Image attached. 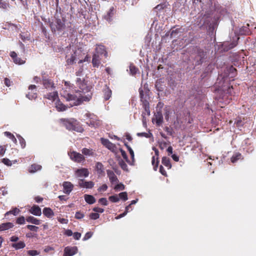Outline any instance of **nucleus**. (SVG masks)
I'll use <instances>...</instances> for the list:
<instances>
[{"mask_svg":"<svg viewBox=\"0 0 256 256\" xmlns=\"http://www.w3.org/2000/svg\"><path fill=\"white\" fill-rule=\"evenodd\" d=\"M78 252L76 246H66L64 249V253L62 256H72Z\"/></svg>","mask_w":256,"mask_h":256,"instance_id":"nucleus-9","label":"nucleus"},{"mask_svg":"<svg viewBox=\"0 0 256 256\" xmlns=\"http://www.w3.org/2000/svg\"><path fill=\"white\" fill-rule=\"evenodd\" d=\"M108 189V186L106 184H103L101 186H100L98 189V191L99 192H106Z\"/></svg>","mask_w":256,"mask_h":256,"instance_id":"nucleus-54","label":"nucleus"},{"mask_svg":"<svg viewBox=\"0 0 256 256\" xmlns=\"http://www.w3.org/2000/svg\"><path fill=\"white\" fill-rule=\"evenodd\" d=\"M118 164L122 169L124 170L126 172L128 170L127 164L123 160H120Z\"/></svg>","mask_w":256,"mask_h":256,"instance_id":"nucleus-44","label":"nucleus"},{"mask_svg":"<svg viewBox=\"0 0 256 256\" xmlns=\"http://www.w3.org/2000/svg\"><path fill=\"white\" fill-rule=\"evenodd\" d=\"M228 76L230 78H234L237 74L236 69L232 66L228 68Z\"/></svg>","mask_w":256,"mask_h":256,"instance_id":"nucleus-29","label":"nucleus"},{"mask_svg":"<svg viewBox=\"0 0 256 256\" xmlns=\"http://www.w3.org/2000/svg\"><path fill=\"white\" fill-rule=\"evenodd\" d=\"M124 186L122 184H118L114 187V189L117 190H124Z\"/></svg>","mask_w":256,"mask_h":256,"instance_id":"nucleus-63","label":"nucleus"},{"mask_svg":"<svg viewBox=\"0 0 256 256\" xmlns=\"http://www.w3.org/2000/svg\"><path fill=\"white\" fill-rule=\"evenodd\" d=\"M76 173L78 176L88 177L89 175V172L87 168H82L77 170Z\"/></svg>","mask_w":256,"mask_h":256,"instance_id":"nucleus-20","label":"nucleus"},{"mask_svg":"<svg viewBox=\"0 0 256 256\" xmlns=\"http://www.w3.org/2000/svg\"><path fill=\"white\" fill-rule=\"evenodd\" d=\"M42 84L46 88H54V82L46 77L42 78Z\"/></svg>","mask_w":256,"mask_h":256,"instance_id":"nucleus-12","label":"nucleus"},{"mask_svg":"<svg viewBox=\"0 0 256 256\" xmlns=\"http://www.w3.org/2000/svg\"><path fill=\"white\" fill-rule=\"evenodd\" d=\"M86 124L92 128H96L100 124V122L99 120L90 119L86 122Z\"/></svg>","mask_w":256,"mask_h":256,"instance_id":"nucleus-34","label":"nucleus"},{"mask_svg":"<svg viewBox=\"0 0 256 256\" xmlns=\"http://www.w3.org/2000/svg\"><path fill=\"white\" fill-rule=\"evenodd\" d=\"M142 107L144 109L145 112H143L142 114H146L148 116H150V104L149 102H146L142 104Z\"/></svg>","mask_w":256,"mask_h":256,"instance_id":"nucleus-38","label":"nucleus"},{"mask_svg":"<svg viewBox=\"0 0 256 256\" xmlns=\"http://www.w3.org/2000/svg\"><path fill=\"white\" fill-rule=\"evenodd\" d=\"M29 212L32 214L36 216H40L42 214V211L40 208L36 206H33L30 210Z\"/></svg>","mask_w":256,"mask_h":256,"instance_id":"nucleus-16","label":"nucleus"},{"mask_svg":"<svg viewBox=\"0 0 256 256\" xmlns=\"http://www.w3.org/2000/svg\"><path fill=\"white\" fill-rule=\"evenodd\" d=\"M78 184L80 187L86 188H92L94 184L92 181L86 182L84 179H79Z\"/></svg>","mask_w":256,"mask_h":256,"instance_id":"nucleus-10","label":"nucleus"},{"mask_svg":"<svg viewBox=\"0 0 256 256\" xmlns=\"http://www.w3.org/2000/svg\"><path fill=\"white\" fill-rule=\"evenodd\" d=\"M66 19L64 17H62V18H56L54 22H52L50 24L52 30L55 32L64 30L66 27Z\"/></svg>","mask_w":256,"mask_h":256,"instance_id":"nucleus-3","label":"nucleus"},{"mask_svg":"<svg viewBox=\"0 0 256 256\" xmlns=\"http://www.w3.org/2000/svg\"><path fill=\"white\" fill-rule=\"evenodd\" d=\"M19 212H20V210L18 208H12V210L6 212L5 214V216H6L7 215H9L10 214H12L14 216H16L19 213Z\"/></svg>","mask_w":256,"mask_h":256,"instance_id":"nucleus-43","label":"nucleus"},{"mask_svg":"<svg viewBox=\"0 0 256 256\" xmlns=\"http://www.w3.org/2000/svg\"><path fill=\"white\" fill-rule=\"evenodd\" d=\"M120 152H121V154H122V157H123V158L126 160V161L127 162H128V163H129L130 164H131V163L130 162V161L129 160H128V156H127V154H126V152H125L124 150H123L122 148H120Z\"/></svg>","mask_w":256,"mask_h":256,"instance_id":"nucleus-45","label":"nucleus"},{"mask_svg":"<svg viewBox=\"0 0 256 256\" xmlns=\"http://www.w3.org/2000/svg\"><path fill=\"white\" fill-rule=\"evenodd\" d=\"M164 129L168 134L170 136H172L174 134V130L172 128L165 126Z\"/></svg>","mask_w":256,"mask_h":256,"instance_id":"nucleus-51","label":"nucleus"},{"mask_svg":"<svg viewBox=\"0 0 256 256\" xmlns=\"http://www.w3.org/2000/svg\"><path fill=\"white\" fill-rule=\"evenodd\" d=\"M100 55L98 54H94L92 58V64L94 67L98 68L100 64Z\"/></svg>","mask_w":256,"mask_h":256,"instance_id":"nucleus-15","label":"nucleus"},{"mask_svg":"<svg viewBox=\"0 0 256 256\" xmlns=\"http://www.w3.org/2000/svg\"><path fill=\"white\" fill-rule=\"evenodd\" d=\"M249 24H247L246 26H242L240 30V34L242 35H248L250 34Z\"/></svg>","mask_w":256,"mask_h":256,"instance_id":"nucleus-28","label":"nucleus"},{"mask_svg":"<svg viewBox=\"0 0 256 256\" xmlns=\"http://www.w3.org/2000/svg\"><path fill=\"white\" fill-rule=\"evenodd\" d=\"M20 37L24 42L30 40V34L22 32L20 34Z\"/></svg>","mask_w":256,"mask_h":256,"instance_id":"nucleus-42","label":"nucleus"},{"mask_svg":"<svg viewBox=\"0 0 256 256\" xmlns=\"http://www.w3.org/2000/svg\"><path fill=\"white\" fill-rule=\"evenodd\" d=\"M64 192L69 194L72 190L74 185L70 182H64L62 184Z\"/></svg>","mask_w":256,"mask_h":256,"instance_id":"nucleus-13","label":"nucleus"},{"mask_svg":"<svg viewBox=\"0 0 256 256\" xmlns=\"http://www.w3.org/2000/svg\"><path fill=\"white\" fill-rule=\"evenodd\" d=\"M96 170L98 174L104 176V168L102 162H97L96 164Z\"/></svg>","mask_w":256,"mask_h":256,"instance_id":"nucleus-18","label":"nucleus"},{"mask_svg":"<svg viewBox=\"0 0 256 256\" xmlns=\"http://www.w3.org/2000/svg\"><path fill=\"white\" fill-rule=\"evenodd\" d=\"M26 220L28 222L32 223L36 225H39L41 223L40 220H38L32 216H29L26 217Z\"/></svg>","mask_w":256,"mask_h":256,"instance_id":"nucleus-23","label":"nucleus"},{"mask_svg":"<svg viewBox=\"0 0 256 256\" xmlns=\"http://www.w3.org/2000/svg\"><path fill=\"white\" fill-rule=\"evenodd\" d=\"M64 97L67 101L72 102V104H70L71 106H78L84 101L90 100V98L86 96H84L82 92L80 90H78L73 94L67 93L64 96Z\"/></svg>","mask_w":256,"mask_h":256,"instance_id":"nucleus-1","label":"nucleus"},{"mask_svg":"<svg viewBox=\"0 0 256 256\" xmlns=\"http://www.w3.org/2000/svg\"><path fill=\"white\" fill-rule=\"evenodd\" d=\"M26 228L29 230H30V231H32V232H38V227L35 226H33V225H28L26 226Z\"/></svg>","mask_w":256,"mask_h":256,"instance_id":"nucleus-52","label":"nucleus"},{"mask_svg":"<svg viewBox=\"0 0 256 256\" xmlns=\"http://www.w3.org/2000/svg\"><path fill=\"white\" fill-rule=\"evenodd\" d=\"M130 73L132 74V75H134L135 74H136L137 72V71H138V68H136L135 66H130Z\"/></svg>","mask_w":256,"mask_h":256,"instance_id":"nucleus-56","label":"nucleus"},{"mask_svg":"<svg viewBox=\"0 0 256 256\" xmlns=\"http://www.w3.org/2000/svg\"><path fill=\"white\" fill-rule=\"evenodd\" d=\"M4 134L7 137L9 138L10 139L12 140L14 143V144H16L17 142V140L16 138H15V136H14V135L12 134L11 132H4Z\"/></svg>","mask_w":256,"mask_h":256,"instance_id":"nucleus-39","label":"nucleus"},{"mask_svg":"<svg viewBox=\"0 0 256 256\" xmlns=\"http://www.w3.org/2000/svg\"><path fill=\"white\" fill-rule=\"evenodd\" d=\"M152 163L154 166V170H157L159 163L158 158H156L155 156H153L152 158Z\"/></svg>","mask_w":256,"mask_h":256,"instance_id":"nucleus-37","label":"nucleus"},{"mask_svg":"<svg viewBox=\"0 0 256 256\" xmlns=\"http://www.w3.org/2000/svg\"><path fill=\"white\" fill-rule=\"evenodd\" d=\"M60 122L69 130H74L79 132H82L84 128L80 123L74 118H61Z\"/></svg>","mask_w":256,"mask_h":256,"instance_id":"nucleus-2","label":"nucleus"},{"mask_svg":"<svg viewBox=\"0 0 256 256\" xmlns=\"http://www.w3.org/2000/svg\"><path fill=\"white\" fill-rule=\"evenodd\" d=\"M100 141L103 146L113 152H116L117 148L115 144L111 142L108 139L101 138Z\"/></svg>","mask_w":256,"mask_h":256,"instance_id":"nucleus-5","label":"nucleus"},{"mask_svg":"<svg viewBox=\"0 0 256 256\" xmlns=\"http://www.w3.org/2000/svg\"><path fill=\"white\" fill-rule=\"evenodd\" d=\"M242 158V154L240 152H236L232 156L230 160L232 163H234Z\"/></svg>","mask_w":256,"mask_h":256,"instance_id":"nucleus-36","label":"nucleus"},{"mask_svg":"<svg viewBox=\"0 0 256 256\" xmlns=\"http://www.w3.org/2000/svg\"><path fill=\"white\" fill-rule=\"evenodd\" d=\"M156 120V123L157 126H160L163 122V116L160 112H158L154 115V118L153 120Z\"/></svg>","mask_w":256,"mask_h":256,"instance_id":"nucleus-19","label":"nucleus"},{"mask_svg":"<svg viewBox=\"0 0 256 256\" xmlns=\"http://www.w3.org/2000/svg\"><path fill=\"white\" fill-rule=\"evenodd\" d=\"M84 198L85 201L88 204H92L96 202V198L92 195L84 194Z\"/></svg>","mask_w":256,"mask_h":256,"instance_id":"nucleus-25","label":"nucleus"},{"mask_svg":"<svg viewBox=\"0 0 256 256\" xmlns=\"http://www.w3.org/2000/svg\"><path fill=\"white\" fill-rule=\"evenodd\" d=\"M25 218L24 216H20L16 219V223L20 224H22L25 223Z\"/></svg>","mask_w":256,"mask_h":256,"instance_id":"nucleus-50","label":"nucleus"},{"mask_svg":"<svg viewBox=\"0 0 256 256\" xmlns=\"http://www.w3.org/2000/svg\"><path fill=\"white\" fill-rule=\"evenodd\" d=\"M10 8V4L8 2L4 0H0V8H2L4 10H8Z\"/></svg>","mask_w":256,"mask_h":256,"instance_id":"nucleus-41","label":"nucleus"},{"mask_svg":"<svg viewBox=\"0 0 256 256\" xmlns=\"http://www.w3.org/2000/svg\"><path fill=\"white\" fill-rule=\"evenodd\" d=\"M82 154L86 156H93L94 154V152L92 149L83 148L82 150Z\"/></svg>","mask_w":256,"mask_h":256,"instance_id":"nucleus-31","label":"nucleus"},{"mask_svg":"<svg viewBox=\"0 0 256 256\" xmlns=\"http://www.w3.org/2000/svg\"><path fill=\"white\" fill-rule=\"evenodd\" d=\"M206 57V52H204L202 50L199 49L197 51V54L195 57V60L196 61V64L198 65L202 64L204 59Z\"/></svg>","mask_w":256,"mask_h":256,"instance_id":"nucleus-6","label":"nucleus"},{"mask_svg":"<svg viewBox=\"0 0 256 256\" xmlns=\"http://www.w3.org/2000/svg\"><path fill=\"white\" fill-rule=\"evenodd\" d=\"M28 90H30L26 94V96L30 100L36 99L37 98L36 87L35 85L31 84L28 86Z\"/></svg>","mask_w":256,"mask_h":256,"instance_id":"nucleus-7","label":"nucleus"},{"mask_svg":"<svg viewBox=\"0 0 256 256\" xmlns=\"http://www.w3.org/2000/svg\"><path fill=\"white\" fill-rule=\"evenodd\" d=\"M74 238L76 240H78L81 236V234L78 232H76L73 234Z\"/></svg>","mask_w":256,"mask_h":256,"instance_id":"nucleus-64","label":"nucleus"},{"mask_svg":"<svg viewBox=\"0 0 256 256\" xmlns=\"http://www.w3.org/2000/svg\"><path fill=\"white\" fill-rule=\"evenodd\" d=\"M2 162L6 165L10 166L12 165L11 161L6 158H4L2 160Z\"/></svg>","mask_w":256,"mask_h":256,"instance_id":"nucleus-59","label":"nucleus"},{"mask_svg":"<svg viewBox=\"0 0 256 256\" xmlns=\"http://www.w3.org/2000/svg\"><path fill=\"white\" fill-rule=\"evenodd\" d=\"M162 164L167 167L168 169H170L172 168L170 160L168 158L164 156L162 158Z\"/></svg>","mask_w":256,"mask_h":256,"instance_id":"nucleus-33","label":"nucleus"},{"mask_svg":"<svg viewBox=\"0 0 256 256\" xmlns=\"http://www.w3.org/2000/svg\"><path fill=\"white\" fill-rule=\"evenodd\" d=\"M12 246L18 250L24 248L26 246V244L24 242L20 241L17 243L12 244Z\"/></svg>","mask_w":256,"mask_h":256,"instance_id":"nucleus-32","label":"nucleus"},{"mask_svg":"<svg viewBox=\"0 0 256 256\" xmlns=\"http://www.w3.org/2000/svg\"><path fill=\"white\" fill-rule=\"evenodd\" d=\"M236 40L232 42H231L229 46H228V48L231 49L235 47L237 44H238V40H239V38L236 37Z\"/></svg>","mask_w":256,"mask_h":256,"instance_id":"nucleus-55","label":"nucleus"},{"mask_svg":"<svg viewBox=\"0 0 256 256\" xmlns=\"http://www.w3.org/2000/svg\"><path fill=\"white\" fill-rule=\"evenodd\" d=\"M16 136L19 140L20 143L21 145L22 148H24L26 146V142L24 139L19 134H17Z\"/></svg>","mask_w":256,"mask_h":256,"instance_id":"nucleus-46","label":"nucleus"},{"mask_svg":"<svg viewBox=\"0 0 256 256\" xmlns=\"http://www.w3.org/2000/svg\"><path fill=\"white\" fill-rule=\"evenodd\" d=\"M109 200L112 202H118L120 200L119 198L116 195H114L109 197Z\"/></svg>","mask_w":256,"mask_h":256,"instance_id":"nucleus-49","label":"nucleus"},{"mask_svg":"<svg viewBox=\"0 0 256 256\" xmlns=\"http://www.w3.org/2000/svg\"><path fill=\"white\" fill-rule=\"evenodd\" d=\"M103 92L104 100H109L112 96V92L111 90L106 86V88L104 89Z\"/></svg>","mask_w":256,"mask_h":256,"instance_id":"nucleus-27","label":"nucleus"},{"mask_svg":"<svg viewBox=\"0 0 256 256\" xmlns=\"http://www.w3.org/2000/svg\"><path fill=\"white\" fill-rule=\"evenodd\" d=\"M90 218L92 220H97L100 218V214L98 213L94 212L90 214Z\"/></svg>","mask_w":256,"mask_h":256,"instance_id":"nucleus-53","label":"nucleus"},{"mask_svg":"<svg viewBox=\"0 0 256 256\" xmlns=\"http://www.w3.org/2000/svg\"><path fill=\"white\" fill-rule=\"evenodd\" d=\"M42 166L38 164H32L28 168V172L30 173H34L38 170H41Z\"/></svg>","mask_w":256,"mask_h":256,"instance_id":"nucleus-26","label":"nucleus"},{"mask_svg":"<svg viewBox=\"0 0 256 256\" xmlns=\"http://www.w3.org/2000/svg\"><path fill=\"white\" fill-rule=\"evenodd\" d=\"M44 98L54 102L58 98V93L56 91L49 92L44 94Z\"/></svg>","mask_w":256,"mask_h":256,"instance_id":"nucleus-17","label":"nucleus"},{"mask_svg":"<svg viewBox=\"0 0 256 256\" xmlns=\"http://www.w3.org/2000/svg\"><path fill=\"white\" fill-rule=\"evenodd\" d=\"M99 55H106L107 52L106 50L105 47L104 46H98L96 48V53Z\"/></svg>","mask_w":256,"mask_h":256,"instance_id":"nucleus-30","label":"nucleus"},{"mask_svg":"<svg viewBox=\"0 0 256 256\" xmlns=\"http://www.w3.org/2000/svg\"><path fill=\"white\" fill-rule=\"evenodd\" d=\"M118 196L119 198H120L124 201H126L128 200V194L126 192H120Z\"/></svg>","mask_w":256,"mask_h":256,"instance_id":"nucleus-47","label":"nucleus"},{"mask_svg":"<svg viewBox=\"0 0 256 256\" xmlns=\"http://www.w3.org/2000/svg\"><path fill=\"white\" fill-rule=\"evenodd\" d=\"M92 234L91 232H88L84 236L83 238L84 240H86L92 237Z\"/></svg>","mask_w":256,"mask_h":256,"instance_id":"nucleus-62","label":"nucleus"},{"mask_svg":"<svg viewBox=\"0 0 256 256\" xmlns=\"http://www.w3.org/2000/svg\"><path fill=\"white\" fill-rule=\"evenodd\" d=\"M140 96V101L142 104L148 103L150 99L149 96V90L144 91L142 88H139Z\"/></svg>","mask_w":256,"mask_h":256,"instance_id":"nucleus-8","label":"nucleus"},{"mask_svg":"<svg viewBox=\"0 0 256 256\" xmlns=\"http://www.w3.org/2000/svg\"><path fill=\"white\" fill-rule=\"evenodd\" d=\"M92 210L96 213H102L104 212V210L103 208L98 207H95L92 209Z\"/></svg>","mask_w":256,"mask_h":256,"instance_id":"nucleus-60","label":"nucleus"},{"mask_svg":"<svg viewBox=\"0 0 256 256\" xmlns=\"http://www.w3.org/2000/svg\"><path fill=\"white\" fill-rule=\"evenodd\" d=\"M116 10L114 6H112L108 11L106 14L104 16V20L108 21V22H110L112 20V18L114 16Z\"/></svg>","mask_w":256,"mask_h":256,"instance_id":"nucleus-11","label":"nucleus"},{"mask_svg":"<svg viewBox=\"0 0 256 256\" xmlns=\"http://www.w3.org/2000/svg\"><path fill=\"white\" fill-rule=\"evenodd\" d=\"M27 252L29 256H36L40 254V252L36 250H30Z\"/></svg>","mask_w":256,"mask_h":256,"instance_id":"nucleus-48","label":"nucleus"},{"mask_svg":"<svg viewBox=\"0 0 256 256\" xmlns=\"http://www.w3.org/2000/svg\"><path fill=\"white\" fill-rule=\"evenodd\" d=\"M14 226V224L10 222L2 223L1 224H0V230L4 231L8 230L12 228Z\"/></svg>","mask_w":256,"mask_h":256,"instance_id":"nucleus-21","label":"nucleus"},{"mask_svg":"<svg viewBox=\"0 0 256 256\" xmlns=\"http://www.w3.org/2000/svg\"><path fill=\"white\" fill-rule=\"evenodd\" d=\"M42 212L48 218H51L54 216V212L50 208H44L43 209Z\"/></svg>","mask_w":256,"mask_h":256,"instance_id":"nucleus-24","label":"nucleus"},{"mask_svg":"<svg viewBox=\"0 0 256 256\" xmlns=\"http://www.w3.org/2000/svg\"><path fill=\"white\" fill-rule=\"evenodd\" d=\"M84 216V214L80 212H76L75 214V218L76 219H81Z\"/></svg>","mask_w":256,"mask_h":256,"instance_id":"nucleus-58","label":"nucleus"},{"mask_svg":"<svg viewBox=\"0 0 256 256\" xmlns=\"http://www.w3.org/2000/svg\"><path fill=\"white\" fill-rule=\"evenodd\" d=\"M56 108L59 112L64 111L66 110L67 107L60 101H58L56 103Z\"/></svg>","mask_w":256,"mask_h":256,"instance_id":"nucleus-35","label":"nucleus"},{"mask_svg":"<svg viewBox=\"0 0 256 256\" xmlns=\"http://www.w3.org/2000/svg\"><path fill=\"white\" fill-rule=\"evenodd\" d=\"M107 174L111 182H116L118 180L113 171L108 170L106 171Z\"/></svg>","mask_w":256,"mask_h":256,"instance_id":"nucleus-22","label":"nucleus"},{"mask_svg":"<svg viewBox=\"0 0 256 256\" xmlns=\"http://www.w3.org/2000/svg\"><path fill=\"white\" fill-rule=\"evenodd\" d=\"M68 154L70 158L74 162L77 163L84 162L85 161L84 156L81 154L76 151H70Z\"/></svg>","mask_w":256,"mask_h":256,"instance_id":"nucleus-4","label":"nucleus"},{"mask_svg":"<svg viewBox=\"0 0 256 256\" xmlns=\"http://www.w3.org/2000/svg\"><path fill=\"white\" fill-rule=\"evenodd\" d=\"M98 202L104 206H107L108 204L107 200L104 198L99 199Z\"/></svg>","mask_w":256,"mask_h":256,"instance_id":"nucleus-57","label":"nucleus"},{"mask_svg":"<svg viewBox=\"0 0 256 256\" xmlns=\"http://www.w3.org/2000/svg\"><path fill=\"white\" fill-rule=\"evenodd\" d=\"M6 150L5 146H0V156H2L4 155Z\"/></svg>","mask_w":256,"mask_h":256,"instance_id":"nucleus-61","label":"nucleus"},{"mask_svg":"<svg viewBox=\"0 0 256 256\" xmlns=\"http://www.w3.org/2000/svg\"><path fill=\"white\" fill-rule=\"evenodd\" d=\"M10 56L16 64H22L25 62L24 60H22L20 58L17 56V54L14 52H11Z\"/></svg>","mask_w":256,"mask_h":256,"instance_id":"nucleus-14","label":"nucleus"},{"mask_svg":"<svg viewBox=\"0 0 256 256\" xmlns=\"http://www.w3.org/2000/svg\"><path fill=\"white\" fill-rule=\"evenodd\" d=\"M76 52H74L73 54L71 55L70 58H68L66 56V62L68 64H74V60H76Z\"/></svg>","mask_w":256,"mask_h":256,"instance_id":"nucleus-40","label":"nucleus"}]
</instances>
